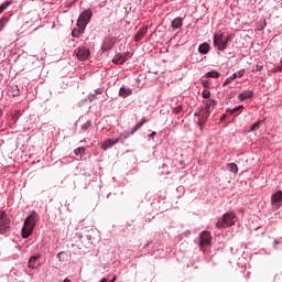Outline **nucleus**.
I'll return each mask as SVG.
<instances>
[{"mask_svg": "<svg viewBox=\"0 0 282 282\" xmlns=\"http://www.w3.org/2000/svg\"><path fill=\"white\" fill-rule=\"evenodd\" d=\"M227 170L230 171V173H239V169L235 163L227 164Z\"/></svg>", "mask_w": 282, "mask_h": 282, "instance_id": "obj_22", "label": "nucleus"}, {"mask_svg": "<svg viewBox=\"0 0 282 282\" xmlns=\"http://www.w3.org/2000/svg\"><path fill=\"white\" fill-rule=\"evenodd\" d=\"M209 51H210V45H208V43H203L198 47L199 54H206Z\"/></svg>", "mask_w": 282, "mask_h": 282, "instance_id": "obj_21", "label": "nucleus"}, {"mask_svg": "<svg viewBox=\"0 0 282 282\" xmlns=\"http://www.w3.org/2000/svg\"><path fill=\"white\" fill-rule=\"evenodd\" d=\"M10 230V218L6 215V212H0V235Z\"/></svg>", "mask_w": 282, "mask_h": 282, "instance_id": "obj_4", "label": "nucleus"}, {"mask_svg": "<svg viewBox=\"0 0 282 282\" xmlns=\"http://www.w3.org/2000/svg\"><path fill=\"white\" fill-rule=\"evenodd\" d=\"M12 6V0H7L0 6V10L3 12L6 9L10 8Z\"/></svg>", "mask_w": 282, "mask_h": 282, "instance_id": "obj_25", "label": "nucleus"}, {"mask_svg": "<svg viewBox=\"0 0 282 282\" xmlns=\"http://www.w3.org/2000/svg\"><path fill=\"white\" fill-rule=\"evenodd\" d=\"M19 113H20V111L17 110L15 113L12 116V119H13V120L17 119V116H19Z\"/></svg>", "mask_w": 282, "mask_h": 282, "instance_id": "obj_39", "label": "nucleus"}, {"mask_svg": "<svg viewBox=\"0 0 282 282\" xmlns=\"http://www.w3.org/2000/svg\"><path fill=\"white\" fill-rule=\"evenodd\" d=\"M261 124H263V121H261V120L251 124L249 131H257L258 129L261 128Z\"/></svg>", "mask_w": 282, "mask_h": 282, "instance_id": "obj_24", "label": "nucleus"}, {"mask_svg": "<svg viewBox=\"0 0 282 282\" xmlns=\"http://www.w3.org/2000/svg\"><path fill=\"white\" fill-rule=\"evenodd\" d=\"M40 253H35L34 256H32L30 259H29V268H32L34 270V268H36V261H39V258H40Z\"/></svg>", "mask_w": 282, "mask_h": 282, "instance_id": "obj_15", "label": "nucleus"}, {"mask_svg": "<svg viewBox=\"0 0 282 282\" xmlns=\"http://www.w3.org/2000/svg\"><path fill=\"white\" fill-rule=\"evenodd\" d=\"M203 98H205V99L210 98V90H208V89L203 90Z\"/></svg>", "mask_w": 282, "mask_h": 282, "instance_id": "obj_32", "label": "nucleus"}, {"mask_svg": "<svg viewBox=\"0 0 282 282\" xmlns=\"http://www.w3.org/2000/svg\"><path fill=\"white\" fill-rule=\"evenodd\" d=\"M181 111H184V106L180 105V106H176L174 109H173V113L175 116H180V112Z\"/></svg>", "mask_w": 282, "mask_h": 282, "instance_id": "obj_27", "label": "nucleus"}, {"mask_svg": "<svg viewBox=\"0 0 282 282\" xmlns=\"http://www.w3.org/2000/svg\"><path fill=\"white\" fill-rule=\"evenodd\" d=\"M118 278L115 275L110 282H116Z\"/></svg>", "mask_w": 282, "mask_h": 282, "instance_id": "obj_42", "label": "nucleus"}, {"mask_svg": "<svg viewBox=\"0 0 282 282\" xmlns=\"http://www.w3.org/2000/svg\"><path fill=\"white\" fill-rule=\"evenodd\" d=\"M83 32H85V30H83L80 28L79 29H75L72 32V36H74V39H78L80 36V34H83Z\"/></svg>", "mask_w": 282, "mask_h": 282, "instance_id": "obj_23", "label": "nucleus"}, {"mask_svg": "<svg viewBox=\"0 0 282 282\" xmlns=\"http://www.w3.org/2000/svg\"><path fill=\"white\" fill-rule=\"evenodd\" d=\"M131 94H133V90H131V88L121 87L119 90V96H121V98H127V96H131Z\"/></svg>", "mask_w": 282, "mask_h": 282, "instance_id": "obj_17", "label": "nucleus"}, {"mask_svg": "<svg viewBox=\"0 0 282 282\" xmlns=\"http://www.w3.org/2000/svg\"><path fill=\"white\" fill-rule=\"evenodd\" d=\"M7 94L8 96H11L12 98H14L21 94V90H19V86L12 84L8 86Z\"/></svg>", "mask_w": 282, "mask_h": 282, "instance_id": "obj_9", "label": "nucleus"}, {"mask_svg": "<svg viewBox=\"0 0 282 282\" xmlns=\"http://www.w3.org/2000/svg\"><path fill=\"white\" fill-rule=\"evenodd\" d=\"M206 120H208V113L203 109V116H200L197 121V124L200 127V129L205 124Z\"/></svg>", "mask_w": 282, "mask_h": 282, "instance_id": "obj_20", "label": "nucleus"}, {"mask_svg": "<svg viewBox=\"0 0 282 282\" xmlns=\"http://www.w3.org/2000/svg\"><path fill=\"white\" fill-rule=\"evenodd\" d=\"M3 11L2 10H0V14L2 13Z\"/></svg>", "mask_w": 282, "mask_h": 282, "instance_id": "obj_47", "label": "nucleus"}, {"mask_svg": "<svg viewBox=\"0 0 282 282\" xmlns=\"http://www.w3.org/2000/svg\"><path fill=\"white\" fill-rule=\"evenodd\" d=\"M100 282H107V278L101 279Z\"/></svg>", "mask_w": 282, "mask_h": 282, "instance_id": "obj_46", "label": "nucleus"}, {"mask_svg": "<svg viewBox=\"0 0 282 282\" xmlns=\"http://www.w3.org/2000/svg\"><path fill=\"white\" fill-rule=\"evenodd\" d=\"M89 21H91V10L87 9L80 13L77 20V28H80V30H85Z\"/></svg>", "mask_w": 282, "mask_h": 282, "instance_id": "obj_3", "label": "nucleus"}, {"mask_svg": "<svg viewBox=\"0 0 282 282\" xmlns=\"http://www.w3.org/2000/svg\"><path fill=\"white\" fill-rule=\"evenodd\" d=\"M205 102V108L204 110L206 111L207 116H210V107H215L217 105V101L214 99H207Z\"/></svg>", "mask_w": 282, "mask_h": 282, "instance_id": "obj_14", "label": "nucleus"}, {"mask_svg": "<svg viewBox=\"0 0 282 282\" xmlns=\"http://www.w3.org/2000/svg\"><path fill=\"white\" fill-rule=\"evenodd\" d=\"M153 135H158V132L153 131V132L150 134V138H153Z\"/></svg>", "mask_w": 282, "mask_h": 282, "instance_id": "obj_41", "label": "nucleus"}, {"mask_svg": "<svg viewBox=\"0 0 282 282\" xmlns=\"http://www.w3.org/2000/svg\"><path fill=\"white\" fill-rule=\"evenodd\" d=\"M75 54H76L78 61H87V58H89L90 52L87 47L82 46V47L75 50Z\"/></svg>", "mask_w": 282, "mask_h": 282, "instance_id": "obj_6", "label": "nucleus"}, {"mask_svg": "<svg viewBox=\"0 0 282 282\" xmlns=\"http://www.w3.org/2000/svg\"><path fill=\"white\" fill-rule=\"evenodd\" d=\"M113 45H116V42H113V40L107 37V39H105V41L102 43L101 50L104 52H109V50H111L113 47Z\"/></svg>", "mask_w": 282, "mask_h": 282, "instance_id": "obj_10", "label": "nucleus"}, {"mask_svg": "<svg viewBox=\"0 0 282 282\" xmlns=\"http://www.w3.org/2000/svg\"><path fill=\"white\" fill-rule=\"evenodd\" d=\"M220 120H226V115H224V116L220 118Z\"/></svg>", "mask_w": 282, "mask_h": 282, "instance_id": "obj_45", "label": "nucleus"}, {"mask_svg": "<svg viewBox=\"0 0 282 282\" xmlns=\"http://www.w3.org/2000/svg\"><path fill=\"white\" fill-rule=\"evenodd\" d=\"M230 39H232V35H228L227 37L224 39L226 43V47H228V41H230Z\"/></svg>", "mask_w": 282, "mask_h": 282, "instance_id": "obj_34", "label": "nucleus"}, {"mask_svg": "<svg viewBox=\"0 0 282 282\" xmlns=\"http://www.w3.org/2000/svg\"><path fill=\"white\" fill-rule=\"evenodd\" d=\"M6 26V23L3 22V19L2 20H0V31L2 30V28H4Z\"/></svg>", "mask_w": 282, "mask_h": 282, "instance_id": "obj_38", "label": "nucleus"}, {"mask_svg": "<svg viewBox=\"0 0 282 282\" xmlns=\"http://www.w3.org/2000/svg\"><path fill=\"white\" fill-rule=\"evenodd\" d=\"M214 45L219 52H224V50H226L227 46L224 40V33H216L214 35Z\"/></svg>", "mask_w": 282, "mask_h": 282, "instance_id": "obj_5", "label": "nucleus"}, {"mask_svg": "<svg viewBox=\"0 0 282 282\" xmlns=\"http://www.w3.org/2000/svg\"><path fill=\"white\" fill-rule=\"evenodd\" d=\"M3 116V110L0 109V118Z\"/></svg>", "mask_w": 282, "mask_h": 282, "instance_id": "obj_44", "label": "nucleus"}, {"mask_svg": "<svg viewBox=\"0 0 282 282\" xmlns=\"http://www.w3.org/2000/svg\"><path fill=\"white\" fill-rule=\"evenodd\" d=\"M243 74H246V70H245V69L238 72L237 76H238L239 78H241V76H243Z\"/></svg>", "mask_w": 282, "mask_h": 282, "instance_id": "obj_36", "label": "nucleus"}, {"mask_svg": "<svg viewBox=\"0 0 282 282\" xmlns=\"http://www.w3.org/2000/svg\"><path fill=\"white\" fill-rule=\"evenodd\" d=\"M213 241V236L208 231H203L199 235V247L208 246Z\"/></svg>", "mask_w": 282, "mask_h": 282, "instance_id": "obj_7", "label": "nucleus"}, {"mask_svg": "<svg viewBox=\"0 0 282 282\" xmlns=\"http://www.w3.org/2000/svg\"><path fill=\"white\" fill-rule=\"evenodd\" d=\"M219 76L218 72L212 70L206 74L207 78H217Z\"/></svg>", "mask_w": 282, "mask_h": 282, "instance_id": "obj_28", "label": "nucleus"}, {"mask_svg": "<svg viewBox=\"0 0 282 282\" xmlns=\"http://www.w3.org/2000/svg\"><path fill=\"white\" fill-rule=\"evenodd\" d=\"M276 72H282V62L281 65L276 67Z\"/></svg>", "mask_w": 282, "mask_h": 282, "instance_id": "obj_40", "label": "nucleus"}, {"mask_svg": "<svg viewBox=\"0 0 282 282\" xmlns=\"http://www.w3.org/2000/svg\"><path fill=\"white\" fill-rule=\"evenodd\" d=\"M112 63L115 65H122L124 63H127V54L122 55V54H118L113 57Z\"/></svg>", "mask_w": 282, "mask_h": 282, "instance_id": "obj_12", "label": "nucleus"}, {"mask_svg": "<svg viewBox=\"0 0 282 282\" xmlns=\"http://www.w3.org/2000/svg\"><path fill=\"white\" fill-rule=\"evenodd\" d=\"M204 87H208V83L204 82L203 83Z\"/></svg>", "mask_w": 282, "mask_h": 282, "instance_id": "obj_43", "label": "nucleus"}, {"mask_svg": "<svg viewBox=\"0 0 282 282\" xmlns=\"http://www.w3.org/2000/svg\"><path fill=\"white\" fill-rule=\"evenodd\" d=\"M36 221H39V214L33 212L25 220L24 226L22 228V237L23 239H28L32 232H34V228L36 226Z\"/></svg>", "mask_w": 282, "mask_h": 282, "instance_id": "obj_1", "label": "nucleus"}, {"mask_svg": "<svg viewBox=\"0 0 282 282\" xmlns=\"http://www.w3.org/2000/svg\"><path fill=\"white\" fill-rule=\"evenodd\" d=\"M172 28L173 30H180V28H182L183 25V20L182 18H175L173 21H172Z\"/></svg>", "mask_w": 282, "mask_h": 282, "instance_id": "obj_18", "label": "nucleus"}, {"mask_svg": "<svg viewBox=\"0 0 282 282\" xmlns=\"http://www.w3.org/2000/svg\"><path fill=\"white\" fill-rule=\"evenodd\" d=\"M252 96H254V93L252 90H245L243 93H240L238 95V98L239 100H241V102H243V100H248L252 98Z\"/></svg>", "mask_w": 282, "mask_h": 282, "instance_id": "obj_13", "label": "nucleus"}, {"mask_svg": "<svg viewBox=\"0 0 282 282\" xmlns=\"http://www.w3.org/2000/svg\"><path fill=\"white\" fill-rule=\"evenodd\" d=\"M282 202V191H278L271 196V204L273 206H276L278 204H281Z\"/></svg>", "mask_w": 282, "mask_h": 282, "instance_id": "obj_11", "label": "nucleus"}, {"mask_svg": "<svg viewBox=\"0 0 282 282\" xmlns=\"http://www.w3.org/2000/svg\"><path fill=\"white\" fill-rule=\"evenodd\" d=\"M89 127H91V122L89 120L86 121L84 124H82V129L84 131H87V129H89Z\"/></svg>", "mask_w": 282, "mask_h": 282, "instance_id": "obj_31", "label": "nucleus"}, {"mask_svg": "<svg viewBox=\"0 0 282 282\" xmlns=\"http://www.w3.org/2000/svg\"><path fill=\"white\" fill-rule=\"evenodd\" d=\"M204 109L194 113L196 118H202Z\"/></svg>", "mask_w": 282, "mask_h": 282, "instance_id": "obj_33", "label": "nucleus"}, {"mask_svg": "<svg viewBox=\"0 0 282 282\" xmlns=\"http://www.w3.org/2000/svg\"><path fill=\"white\" fill-rule=\"evenodd\" d=\"M237 111H243V105L237 106L236 108L231 109L230 113H237Z\"/></svg>", "mask_w": 282, "mask_h": 282, "instance_id": "obj_30", "label": "nucleus"}, {"mask_svg": "<svg viewBox=\"0 0 282 282\" xmlns=\"http://www.w3.org/2000/svg\"><path fill=\"white\" fill-rule=\"evenodd\" d=\"M105 91V88H97L96 90H95V94H102Z\"/></svg>", "mask_w": 282, "mask_h": 282, "instance_id": "obj_35", "label": "nucleus"}, {"mask_svg": "<svg viewBox=\"0 0 282 282\" xmlns=\"http://www.w3.org/2000/svg\"><path fill=\"white\" fill-rule=\"evenodd\" d=\"M121 138H117V139H106L102 143H101V149L102 151H107V149H111V147H115V144H118V142H121Z\"/></svg>", "mask_w": 282, "mask_h": 282, "instance_id": "obj_8", "label": "nucleus"}, {"mask_svg": "<svg viewBox=\"0 0 282 282\" xmlns=\"http://www.w3.org/2000/svg\"><path fill=\"white\" fill-rule=\"evenodd\" d=\"M261 69H263V66H262V65H257V66H256V72H261Z\"/></svg>", "mask_w": 282, "mask_h": 282, "instance_id": "obj_37", "label": "nucleus"}, {"mask_svg": "<svg viewBox=\"0 0 282 282\" xmlns=\"http://www.w3.org/2000/svg\"><path fill=\"white\" fill-rule=\"evenodd\" d=\"M144 124H147V119H141L132 129V131L130 132V135H133V133H135V131H139V129H142V127H144Z\"/></svg>", "mask_w": 282, "mask_h": 282, "instance_id": "obj_16", "label": "nucleus"}, {"mask_svg": "<svg viewBox=\"0 0 282 282\" xmlns=\"http://www.w3.org/2000/svg\"><path fill=\"white\" fill-rule=\"evenodd\" d=\"M237 224V215L235 213H226L223 215V217L216 223V228H228L230 226H235Z\"/></svg>", "mask_w": 282, "mask_h": 282, "instance_id": "obj_2", "label": "nucleus"}, {"mask_svg": "<svg viewBox=\"0 0 282 282\" xmlns=\"http://www.w3.org/2000/svg\"><path fill=\"white\" fill-rule=\"evenodd\" d=\"M75 155H83L85 153V148H77L74 150Z\"/></svg>", "mask_w": 282, "mask_h": 282, "instance_id": "obj_29", "label": "nucleus"}, {"mask_svg": "<svg viewBox=\"0 0 282 282\" xmlns=\"http://www.w3.org/2000/svg\"><path fill=\"white\" fill-rule=\"evenodd\" d=\"M144 34H147V28L140 29L134 35V41H142V39H144Z\"/></svg>", "mask_w": 282, "mask_h": 282, "instance_id": "obj_19", "label": "nucleus"}, {"mask_svg": "<svg viewBox=\"0 0 282 282\" xmlns=\"http://www.w3.org/2000/svg\"><path fill=\"white\" fill-rule=\"evenodd\" d=\"M237 78V73H235L232 76L228 77L225 82H224V87H226V85H230V83H232V80H235Z\"/></svg>", "mask_w": 282, "mask_h": 282, "instance_id": "obj_26", "label": "nucleus"}]
</instances>
